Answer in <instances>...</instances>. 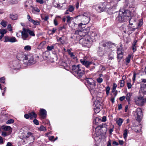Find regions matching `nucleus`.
Wrapping results in <instances>:
<instances>
[{"instance_id": "f03ea898", "label": "nucleus", "mask_w": 146, "mask_h": 146, "mask_svg": "<svg viewBox=\"0 0 146 146\" xmlns=\"http://www.w3.org/2000/svg\"><path fill=\"white\" fill-rule=\"evenodd\" d=\"M84 70L79 66V65H74V75L78 78L82 77L84 74Z\"/></svg>"}, {"instance_id": "a19ab883", "label": "nucleus", "mask_w": 146, "mask_h": 146, "mask_svg": "<svg viewBox=\"0 0 146 146\" xmlns=\"http://www.w3.org/2000/svg\"><path fill=\"white\" fill-rule=\"evenodd\" d=\"M33 11H35L37 12H39L40 11L39 9L37 7H32Z\"/></svg>"}, {"instance_id": "3c124183", "label": "nucleus", "mask_w": 146, "mask_h": 146, "mask_svg": "<svg viewBox=\"0 0 146 146\" xmlns=\"http://www.w3.org/2000/svg\"><path fill=\"white\" fill-rule=\"evenodd\" d=\"M33 122L36 125H39V122L36 119H35L33 120Z\"/></svg>"}, {"instance_id": "bb28decb", "label": "nucleus", "mask_w": 146, "mask_h": 146, "mask_svg": "<svg viewBox=\"0 0 146 146\" xmlns=\"http://www.w3.org/2000/svg\"><path fill=\"white\" fill-rule=\"evenodd\" d=\"M10 17L12 20H16L18 19V15L17 14H11L10 15Z\"/></svg>"}, {"instance_id": "bf43d9fd", "label": "nucleus", "mask_w": 146, "mask_h": 146, "mask_svg": "<svg viewBox=\"0 0 146 146\" xmlns=\"http://www.w3.org/2000/svg\"><path fill=\"white\" fill-rule=\"evenodd\" d=\"M136 45H132V50L133 52H134L136 50Z\"/></svg>"}, {"instance_id": "de8ad7c7", "label": "nucleus", "mask_w": 146, "mask_h": 146, "mask_svg": "<svg viewBox=\"0 0 146 146\" xmlns=\"http://www.w3.org/2000/svg\"><path fill=\"white\" fill-rule=\"evenodd\" d=\"M1 24L3 27H5L7 26V22L4 21H2L1 23Z\"/></svg>"}, {"instance_id": "052dcab7", "label": "nucleus", "mask_w": 146, "mask_h": 146, "mask_svg": "<svg viewBox=\"0 0 146 146\" xmlns=\"http://www.w3.org/2000/svg\"><path fill=\"white\" fill-rule=\"evenodd\" d=\"M117 54V57L118 58L121 59L123 57V54Z\"/></svg>"}, {"instance_id": "13d9d810", "label": "nucleus", "mask_w": 146, "mask_h": 146, "mask_svg": "<svg viewBox=\"0 0 146 146\" xmlns=\"http://www.w3.org/2000/svg\"><path fill=\"white\" fill-rule=\"evenodd\" d=\"M56 30V29L53 28L52 30H50V31L51 32V34H53L55 32Z\"/></svg>"}, {"instance_id": "9d476101", "label": "nucleus", "mask_w": 146, "mask_h": 146, "mask_svg": "<svg viewBox=\"0 0 146 146\" xmlns=\"http://www.w3.org/2000/svg\"><path fill=\"white\" fill-rule=\"evenodd\" d=\"M5 42H9L11 43H14L18 41L17 40L15 37L11 36H6L4 37Z\"/></svg>"}, {"instance_id": "72a5a7b5", "label": "nucleus", "mask_w": 146, "mask_h": 146, "mask_svg": "<svg viewBox=\"0 0 146 146\" xmlns=\"http://www.w3.org/2000/svg\"><path fill=\"white\" fill-rule=\"evenodd\" d=\"M32 23L34 25H40V22L38 21V20H31Z\"/></svg>"}, {"instance_id": "473e14b6", "label": "nucleus", "mask_w": 146, "mask_h": 146, "mask_svg": "<svg viewBox=\"0 0 146 146\" xmlns=\"http://www.w3.org/2000/svg\"><path fill=\"white\" fill-rule=\"evenodd\" d=\"M31 47L29 45H26L24 46V49L26 51H29L31 50Z\"/></svg>"}, {"instance_id": "0eeeda50", "label": "nucleus", "mask_w": 146, "mask_h": 146, "mask_svg": "<svg viewBox=\"0 0 146 146\" xmlns=\"http://www.w3.org/2000/svg\"><path fill=\"white\" fill-rule=\"evenodd\" d=\"M135 101L136 105L143 106L146 102V99L143 96H139L135 98Z\"/></svg>"}, {"instance_id": "ea45409f", "label": "nucleus", "mask_w": 146, "mask_h": 146, "mask_svg": "<svg viewBox=\"0 0 146 146\" xmlns=\"http://www.w3.org/2000/svg\"><path fill=\"white\" fill-rule=\"evenodd\" d=\"M120 86L121 87H122L124 86L125 81L123 80H121L119 82Z\"/></svg>"}, {"instance_id": "c756f323", "label": "nucleus", "mask_w": 146, "mask_h": 146, "mask_svg": "<svg viewBox=\"0 0 146 146\" xmlns=\"http://www.w3.org/2000/svg\"><path fill=\"white\" fill-rule=\"evenodd\" d=\"M131 96L132 94L130 93H128L125 96V98L128 102H129Z\"/></svg>"}, {"instance_id": "0e129e2a", "label": "nucleus", "mask_w": 146, "mask_h": 146, "mask_svg": "<svg viewBox=\"0 0 146 146\" xmlns=\"http://www.w3.org/2000/svg\"><path fill=\"white\" fill-rule=\"evenodd\" d=\"M125 96H123L119 98V100L121 101H122L125 98Z\"/></svg>"}, {"instance_id": "58836bf2", "label": "nucleus", "mask_w": 146, "mask_h": 146, "mask_svg": "<svg viewBox=\"0 0 146 146\" xmlns=\"http://www.w3.org/2000/svg\"><path fill=\"white\" fill-rule=\"evenodd\" d=\"M54 136H51L49 137V139L51 141H54L57 139V137H56V138L54 139Z\"/></svg>"}, {"instance_id": "79ce46f5", "label": "nucleus", "mask_w": 146, "mask_h": 146, "mask_svg": "<svg viewBox=\"0 0 146 146\" xmlns=\"http://www.w3.org/2000/svg\"><path fill=\"white\" fill-rule=\"evenodd\" d=\"M14 122V120L13 119H11L8 120L6 122V124H10Z\"/></svg>"}, {"instance_id": "774afa93", "label": "nucleus", "mask_w": 146, "mask_h": 146, "mask_svg": "<svg viewBox=\"0 0 146 146\" xmlns=\"http://www.w3.org/2000/svg\"><path fill=\"white\" fill-rule=\"evenodd\" d=\"M8 29H9V31H11L12 30V29H11V25L10 24H9L7 26Z\"/></svg>"}, {"instance_id": "6ab92c4d", "label": "nucleus", "mask_w": 146, "mask_h": 146, "mask_svg": "<svg viewBox=\"0 0 146 146\" xmlns=\"http://www.w3.org/2000/svg\"><path fill=\"white\" fill-rule=\"evenodd\" d=\"M81 15H79L78 16H76L74 18V21L76 22V23H75V24L77 25L76 23H78V25L79 24V23L80 22H81Z\"/></svg>"}, {"instance_id": "49530a36", "label": "nucleus", "mask_w": 146, "mask_h": 146, "mask_svg": "<svg viewBox=\"0 0 146 146\" xmlns=\"http://www.w3.org/2000/svg\"><path fill=\"white\" fill-rule=\"evenodd\" d=\"M38 129L41 131H44L46 130L45 127L43 125H41L38 128Z\"/></svg>"}, {"instance_id": "b1692460", "label": "nucleus", "mask_w": 146, "mask_h": 146, "mask_svg": "<svg viewBox=\"0 0 146 146\" xmlns=\"http://www.w3.org/2000/svg\"><path fill=\"white\" fill-rule=\"evenodd\" d=\"M127 21H129V25H131V26L133 25H134L135 23V21L133 18H131L129 20H127Z\"/></svg>"}, {"instance_id": "69168bd1", "label": "nucleus", "mask_w": 146, "mask_h": 146, "mask_svg": "<svg viewBox=\"0 0 146 146\" xmlns=\"http://www.w3.org/2000/svg\"><path fill=\"white\" fill-rule=\"evenodd\" d=\"M24 117L26 119H28L30 118L29 114H25L24 115Z\"/></svg>"}, {"instance_id": "2eb2a0df", "label": "nucleus", "mask_w": 146, "mask_h": 146, "mask_svg": "<svg viewBox=\"0 0 146 146\" xmlns=\"http://www.w3.org/2000/svg\"><path fill=\"white\" fill-rule=\"evenodd\" d=\"M89 85L90 89V91L91 93V94L95 93L96 92V91L95 90L96 84L95 82Z\"/></svg>"}, {"instance_id": "5701e85b", "label": "nucleus", "mask_w": 146, "mask_h": 146, "mask_svg": "<svg viewBox=\"0 0 146 146\" xmlns=\"http://www.w3.org/2000/svg\"><path fill=\"white\" fill-rule=\"evenodd\" d=\"M29 114L31 119H32L33 118H36L37 117V115L33 111L29 113Z\"/></svg>"}, {"instance_id": "20e7f679", "label": "nucleus", "mask_w": 146, "mask_h": 146, "mask_svg": "<svg viewBox=\"0 0 146 146\" xmlns=\"http://www.w3.org/2000/svg\"><path fill=\"white\" fill-rule=\"evenodd\" d=\"M81 22L78 24V26L80 28L82 27L81 26L88 24L90 21V15L88 13H84L81 15Z\"/></svg>"}, {"instance_id": "603ef678", "label": "nucleus", "mask_w": 146, "mask_h": 146, "mask_svg": "<svg viewBox=\"0 0 146 146\" xmlns=\"http://www.w3.org/2000/svg\"><path fill=\"white\" fill-rule=\"evenodd\" d=\"M127 84L128 89H129L131 88L132 86L130 83L127 82Z\"/></svg>"}, {"instance_id": "680f3d73", "label": "nucleus", "mask_w": 146, "mask_h": 146, "mask_svg": "<svg viewBox=\"0 0 146 146\" xmlns=\"http://www.w3.org/2000/svg\"><path fill=\"white\" fill-rule=\"evenodd\" d=\"M68 10L69 11L72 12L73 11V7L72 6H70Z\"/></svg>"}, {"instance_id": "412c9836", "label": "nucleus", "mask_w": 146, "mask_h": 146, "mask_svg": "<svg viewBox=\"0 0 146 146\" xmlns=\"http://www.w3.org/2000/svg\"><path fill=\"white\" fill-rule=\"evenodd\" d=\"M137 27H135L134 26H131V25H129L128 27V32H129V33H131L132 31H135V29H136Z\"/></svg>"}, {"instance_id": "7c9ffc66", "label": "nucleus", "mask_w": 146, "mask_h": 146, "mask_svg": "<svg viewBox=\"0 0 146 146\" xmlns=\"http://www.w3.org/2000/svg\"><path fill=\"white\" fill-rule=\"evenodd\" d=\"M85 80L89 84H91L95 82L94 80L91 78H86L85 79Z\"/></svg>"}, {"instance_id": "f704fd0d", "label": "nucleus", "mask_w": 146, "mask_h": 146, "mask_svg": "<svg viewBox=\"0 0 146 146\" xmlns=\"http://www.w3.org/2000/svg\"><path fill=\"white\" fill-rule=\"evenodd\" d=\"M128 132L127 129H125L123 132V137L125 139H126L127 137V135Z\"/></svg>"}, {"instance_id": "393cba45", "label": "nucleus", "mask_w": 146, "mask_h": 146, "mask_svg": "<svg viewBox=\"0 0 146 146\" xmlns=\"http://www.w3.org/2000/svg\"><path fill=\"white\" fill-rule=\"evenodd\" d=\"M26 56V55L23 53H21L17 54V57L19 60H20L21 58H23V59H25V57Z\"/></svg>"}, {"instance_id": "423d86ee", "label": "nucleus", "mask_w": 146, "mask_h": 146, "mask_svg": "<svg viewBox=\"0 0 146 146\" xmlns=\"http://www.w3.org/2000/svg\"><path fill=\"white\" fill-rule=\"evenodd\" d=\"M75 34L77 35L76 37L77 38H80V43L85 46V44L81 42H80V40L82 39L85 38L86 36H88V35L86 33V31L84 30H83L82 31L77 30L75 31Z\"/></svg>"}, {"instance_id": "7ed1b4c3", "label": "nucleus", "mask_w": 146, "mask_h": 146, "mask_svg": "<svg viewBox=\"0 0 146 146\" xmlns=\"http://www.w3.org/2000/svg\"><path fill=\"white\" fill-rule=\"evenodd\" d=\"M36 62V60L32 54L26 55L23 59V63L25 65H29L31 64H35Z\"/></svg>"}, {"instance_id": "c9c22d12", "label": "nucleus", "mask_w": 146, "mask_h": 146, "mask_svg": "<svg viewBox=\"0 0 146 146\" xmlns=\"http://www.w3.org/2000/svg\"><path fill=\"white\" fill-rule=\"evenodd\" d=\"M115 3V4L113 6L112 8H111V9H114L115 7L117 6V4L118 2V1L117 0H113V1L111 2V5L113 4V2Z\"/></svg>"}, {"instance_id": "338daca9", "label": "nucleus", "mask_w": 146, "mask_h": 146, "mask_svg": "<svg viewBox=\"0 0 146 146\" xmlns=\"http://www.w3.org/2000/svg\"><path fill=\"white\" fill-rule=\"evenodd\" d=\"M67 52L69 55H70L72 57L73 56V53L71 52L70 50H67Z\"/></svg>"}, {"instance_id": "4be33fe9", "label": "nucleus", "mask_w": 146, "mask_h": 146, "mask_svg": "<svg viewBox=\"0 0 146 146\" xmlns=\"http://www.w3.org/2000/svg\"><path fill=\"white\" fill-rule=\"evenodd\" d=\"M102 107V106L99 104V105H97L96 106L95 108H94L95 112L96 113H98L100 111V108Z\"/></svg>"}, {"instance_id": "ddd939ff", "label": "nucleus", "mask_w": 146, "mask_h": 146, "mask_svg": "<svg viewBox=\"0 0 146 146\" xmlns=\"http://www.w3.org/2000/svg\"><path fill=\"white\" fill-rule=\"evenodd\" d=\"M123 16L125 19L127 20H129L131 18V12L128 10H125L124 12H123Z\"/></svg>"}, {"instance_id": "4c0bfd02", "label": "nucleus", "mask_w": 146, "mask_h": 146, "mask_svg": "<svg viewBox=\"0 0 146 146\" xmlns=\"http://www.w3.org/2000/svg\"><path fill=\"white\" fill-rule=\"evenodd\" d=\"M123 50L122 48H118L117 51V54H123Z\"/></svg>"}, {"instance_id": "e433bc0d", "label": "nucleus", "mask_w": 146, "mask_h": 146, "mask_svg": "<svg viewBox=\"0 0 146 146\" xmlns=\"http://www.w3.org/2000/svg\"><path fill=\"white\" fill-rule=\"evenodd\" d=\"M64 37L62 36L60 38L58 39V40L61 42L62 44L64 43L65 42Z\"/></svg>"}, {"instance_id": "9b49d317", "label": "nucleus", "mask_w": 146, "mask_h": 146, "mask_svg": "<svg viewBox=\"0 0 146 146\" xmlns=\"http://www.w3.org/2000/svg\"><path fill=\"white\" fill-rule=\"evenodd\" d=\"M27 29L23 28L22 31H20L19 32L21 33V36L22 39L24 40H27L29 36V35L27 32Z\"/></svg>"}, {"instance_id": "a211bd4d", "label": "nucleus", "mask_w": 146, "mask_h": 146, "mask_svg": "<svg viewBox=\"0 0 146 146\" xmlns=\"http://www.w3.org/2000/svg\"><path fill=\"white\" fill-rule=\"evenodd\" d=\"M80 61L83 65H84L87 68L88 67L92 64L91 62L87 61L85 60L81 59Z\"/></svg>"}, {"instance_id": "09e8293b", "label": "nucleus", "mask_w": 146, "mask_h": 146, "mask_svg": "<svg viewBox=\"0 0 146 146\" xmlns=\"http://www.w3.org/2000/svg\"><path fill=\"white\" fill-rule=\"evenodd\" d=\"M66 18H67V22L69 24L70 26V23L71 22V17L69 16H67Z\"/></svg>"}, {"instance_id": "c85d7f7f", "label": "nucleus", "mask_w": 146, "mask_h": 146, "mask_svg": "<svg viewBox=\"0 0 146 146\" xmlns=\"http://www.w3.org/2000/svg\"><path fill=\"white\" fill-rule=\"evenodd\" d=\"M131 57V54H129L125 59V62L126 64L127 65L130 62Z\"/></svg>"}, {"instance_id": "8fccbe9b", "label": "nucleus", "mask_w": 146, "mask_h": 146, "mask_svg": "<svg viewBox=\"0 0 146 146\" xmlns=\"http://www.w3.org/2000/svg\"><path fill=\"white\" fill-rule=\"evenodd\" d=\"M5 78L4 77H2L0 78V81L3 83H4L5 82Z\"/></svg>"}, {"instance_id": "6e6552de", "label": "nucleus", "mask_w": 146, "mask_h": 146, "mask_svg": "<svg viewBox=\"0 0 146 146\" xmlns=\"http://www.w3.org/2000/svg\"><path fill=\"white\" fill-rule=\"evenodd\" d=\"M134 115L136 118V120L138 121H140L143 117L142 111L140 108H137L136 110L133 113Z\"/></svg>"}, {"instance_id": "a878e982", "label": "nucleus", "mask_w": 146, "mask_h": 146, "mask_svg": "<svg viewBox=\"0 0 146 146\" xmlns=\"http://www.w3.org/2000/svg\"><path fill=\"white\" fill-rule=\"evenodd\" d=\"M2 129L4 131H9L11 129V128L9 126L3 125L2 126Z\"/></svg>"}, {"instance_id": "f8f14e48", "label": "nucleus", "mask_w": 146, "mask_h": 146, "mask_svg": "<svg viewBox=\"0 0 146 146\" xmlns=\"http://www.w3.org/2000/svg\"><path fill=\"white\" fill-rule=\"evenodd\" d=\"M123 11H120L119 15L117 17V21L120 22L127 21L124 16H123Z\"/></svg>"}, {"instance_id": "37998d69", "label": "nucleus", "mask_w": 146, "mask_h": 146, "mask_svg": "<svg viewBox=\"0 0 146 146\" xmlns=\"http://www.w3.org/2000/svg\"><path fill=\"white\" fill-rule=\"evenodd\" d=\"M110 90V88L109 86H107L106 87V94L107 95H108L109 93V91Z\"/></svg>"}, {"instance_id": "e2e57ef3", "label": "nucleus", "mask_w": 146, "mask_h": 146, "mask_svg": "<svg viewBox=\"0 0 146 146\" xmlns=\"http://www.w3.org/2000/svg\"><path fill=\"white\" fill-rule=\"evenodd\" d=\"M117 87V85L115 83H113V89L114 90V92L115 91V89Z\"/></svg>"}, {"instance_id": "6e6d98bb", "label": "nucleus", "mask_w": 146, "mask_h": 146, "mask_svg": "<svg viewBox=\"0 0 146 146\" xmlns=\"http://www.w3.org/2000/svg\"><path fill=\"white\" fill-rule=\"evenodd\" d=\"M98 53L99 54H102V50L100 47H98Z\"/></svg>"}, {"instance_id": "f3484780", "label": "nucleus", "mask_w": 146, "mask_h": 146, "mask_svg": "<svg viewBox=\"0 0 146 146\" xmlns=\"http://www.w3.org/2000/svg\"><path fill=\"white\" fill-rule=\"evenodd\" d=\"M39 115L42 118L44 119L46 116V111L43 109H41L40 111Z\"/></svg>"}, {"instance_id": "cd10ccee", "label": "nucleus", "mask_w": 146, "mask_h": 146, "mask_svg": "<svg viewBox=\"0 0 146 146\" xmlns=\"http://www.w3.org/2000/svg\"><path fill=\"white\" fill-rule=\"evenodd\" d=\"M123 122V120L120 118H119L116 120V123L119 126H120L121 125Z\"/></svg>"}, {"instance_id": "1a4fd4ad", "label": "nucleus", "mask_w": 146, "mask_h": 146, "mask_svg": "<svg viewBox=\"0 0 146 146\" xmlns=\"http://www.w3.org/2000/svg\"><path fill=\"white\" fill-rule=\"evenodd\" d=\"M10 66L11 68L15 70H17L19 69L21 67L20 64L18 60H15L12 62L10 63Z\"/></svg>"}, {"instance_id": "39448f33", "label": "nucleus", "mask_w": 146, "mask_h": 146, "mask_svg": "<svg viewBox=\"0 0 146 146\" xmlns=\"http://www.w3.org/2000/svg\"><path fill=\"white\" fill-rule=\"evenodd\" d=\"M106 3H101L94 6V8L98 13H101L106 11L108 8Z\"/></svg>"}, {"instance_id": "a18cd8bd", "label": "nucleus", "mask_w": 146, "mask_h": 146, "mask_svg": "<svg viewBox=\"0 0 146 146\" xmlns=\"http://www.w3.org/2000/svg\"><path fill=\"white\" fill-rule=\"evenodd\" d=\"M54 46H47L46 48L47 50L48 51H51L54 49Z\"/></svg>"}, {"instance_id": "f257e3e1", "label": "nucleus", "mask_w": 146, "mask_h": 146, "mask_svg": "<svg viewBox=\"0 0 146 146\" xmlns=\"http://www.w3.org/2000/svg\"><path fill=\"white\" fill-rule=\"evenodd\" d=\"M97 34L96 32L90 31L88 33V36H86L85 38L82 39L80 40V42L85 44V46L90 47L92 42L96 41V37Z\"/></svg>"}, {"instance_id": "4d7b16f0", "label": "nucleus", "mask_w": 146, "mask_h": 146, "mask_svg": "<svg viewBox=\"0 0 146 146\" xmlns=\"http://www.w3.org/2000/svg\"><path fill=\"white\" fill-rule=\"evenodd\" d=\"M27 19H28V21L31 23L32 22L31 20H33L31 19L30 16L29 15H27Z\"/></svg>"}, {"instance_id": "5fc2aeb1", "label": "nucleus", "mask_w": 146, "mask_h": 146, "mask_svg": "<svg viewBox=\"0 0 146 146\" xmlns=\"http://www.w3.org/2000/svg\"><path fill=\"white\" fill-rule=\"evenodd\" d=\"M4 143L3 138L0 136V144H3Z\"/></svg>"}, {"instance_id": "c03bdc74", "label": "nucleus", "mask_w": 146, "mask_h": 146, "mask_svg": "<svg viewBox=\"0 0 146 146\" xmlns=\"http://www.w3.org/2000/svg\"><path fill=\"white\" fill-rule=\"evenodd\" d=\"M96 80L98 83H101L103 82V80L102 78L99 77Z\"/></svg>"}, {"instance_id": "aec40b11", "label": "nucleus", "mask_w": 146, "mask_h": 146, "mask_svg": "<svg viewBox=\"0 0 146 146\" xmlns=\"http://www.w3.org/2000/svg\"><path fill=\"white\" fill-rule=\"evenodd\" d=\"M30 137H31L32 138L33 141L35 140V138L33 136V134L30 132L27 133V135H25L24 137L25 138H27Z\"/></svg>"}, {"instance_id": "4468645a", "label": "nucleus", "mask_w": 146, "mask_h": 146, "mask_svg": "<svg viewBox=\"0 0 146 146\" xmlns=\"http://www.w3.org/2000/svg\"><path fill=\"white\" fill-rule=\"evenodd\" d=\"M141 86L139 93H142L144 95L146 94V84L141 83Z\"/></svg>"}, {"instance_id": "dca6fc26", "label": "nucleus", "mask_w": 146, "mask_h": 146, "mask_svg": "<svg viewBox=\"0 0 146 146\" xmlns=\"http://www.w3.org/2000/svg\"><path fill=\"white\" fill-rule=\"evenodd\" d=\"M105 124L101 125L98 126L95 128L96 133L97 135H101V130L104 127H105Z\"/></svg>"}, {"instance_id": "864d4df0", "label": "nucleus", "mask_w": 146, "mask_h": 146, "mask_svg": "<svg viewBox=\"0 0 146 146\" xmlns=\"http://www.w3.org/2000/svg\"><path fill=\"white\" fill-rule=\"evenodd\" d=\"M36 2L40 4H42L44 2L43 0H36Z\"/></svg>"}, {"instance_id": "2f4dec72", "label": "nucleus", "mask_w": 146, "mask_h": 146, "mask_svg": "<svg viewBox=\"0 0 146 146\" xmlns=\"http://www.w3.org/2000/svg\"><path fill=\"white\" fill-rule=\"evenodd\" d=\"M27 32L28 34H29L30 36H35V34L33 31L29 29H27Z\"/></svg>"}]
</instances>
